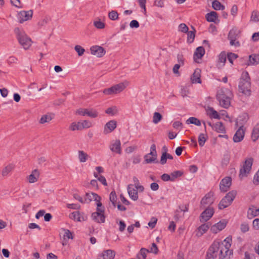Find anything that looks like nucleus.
<instances>
[{"mask_svg":"<svg viewBox=\"0 0 259 259\" xmlns=\"http://www.w3.org/2000/svg\"><path fill=\"white\" fill-rule=\"evenodd\" d=\"M258 64H259V55L252 54L249 56L247 65H256Z\"/></svg>","mask_w":259,"mask_h":259,"instance_id":"bb28decb","label":"nucleus"},{"mask_svg":"<svg viewBox=\"0 0 259 259\" xmlns=\"http://www.w3.org/2000/svg\"><path fill=\"white\" fill-rule=\"evenodd\" d=\"M212 129L219 133L224 134L226 133L225 127L222 122H217L215 124H213Z\"/></svg>","mask_w":259,"mask_h":259,"instance_id":"c756f323","label":"nucleus"},{"mask_svg":"<svg viewBox=\"0 0 259 259\" xmlns=\"http://www.w3.org/2000/svg\"><path fill=\"white\" fill-rule=\"evenodd\" d=\"M192 28L193 29V31H190L187 32V41L189 43H192L193 42L195 34V29L194 28L193 26H192Z\"/></svg>","mask_w":259,"mask_h":259,"instance_id":"79ce46f5","label":"nucleus"},{"mask_svg":"<svg viewBox=\"0 0 259 259\" xmlns=\"http://www.w3.org/2000/svg\"><path fill=\"white\" fill-rule=\"evenodd\" d=\"M69 218L74 221L78 222L84 221L86 220L87 217L84 216L79 211H74L69 214Z\"/></svg>","mask_w":259,"mask_h":259,"instance_id":"412c9836","label":"nucleus"},{"mask_svg":"<svg viewBox=\"0 0 259 259\" xmlns=\"http://www.w3.org/2000/svg\"><path fill=\"white\" fill-rule=\"evenodd\" d=\"M212 7L215 10H223L225 9V6L218 0H213L212 2Z\"/></svg>","mask_w":259,"mask_h":259,"instance_id":"a19ab883","label":"nucleus"},{"mask_svg":"<svg viewBox=\"0 0 259 259\" xmlns=\"http://www.w3.org/2000/svg\"><path fill=\"white\" fill-rule=\"evenodd\" d=\"M183 174V171L181 170L175 171L171 173V181H174L177 178L181 177Z\"/></svg>","mask_w":259,"mask_h":259,"instance_id":"de8ad7c7","label":"nucleus"},{"mask_svg":"<svg viewBox=\"0 0 259 259\" xmlns=\"http://www.w3.org/2000/svg\"><path fill=\"white\" fill-rule=\"evenodd\" d=\"M177 60L178 62V64L181 66H183L184 65V58L182 54H178L177 55Z\"/></svg>","mask_w":259,"mask_h":259,"instance_id":"e2e57ef3","label":"nucleus"},{"mask_svg":"<svg viewBox=\"0 0 259 259\" xmlns=\"http://www.w3.org/2000/svg\"><path fill=\"white\" fill-rule=\"evenodd\" d=\"M74 49L77 53L78 56H82L84 54V52H85V50L79 45L75 46L74 47Z\"/></svg>","mask_w":259,"mask_h":259,"instance_id":"6e6d98bb","label":"nucleus"},{"mask_svg":"<svg viewBox=\"0 0 259 259\" xmlns=\"http://www.w3.org/2000/svg\"><path fill=\"white\" fill-rule=\"evenodd\" d=\"M189 94V91L188 89H187V88H182L181 91V96L183 98H184L185 97H187L188 95Z\"/></svg>","mask_w":259,"mask_h":259,"instance_id":"338daca9","label":"nucleus"},{"mask_svg":"<svg viewBox=\"0 0 259 259\" xmlns=\"http://www.w3.org/2000/svg\"><path fill=\"white\" fill-rule=\"evenodd\" d=\"M253 159L252 157L245 159L242 166L240 169L239 177L242 178L246 177L249 173L253 163Z\"/></svg>","mask_w":259,"mask_h":259,"instance_id":"0eeeda50","label":"nucleus"},{"mask_svg":"<svg viewBox=\"0 0 259 259\" xmlns=\"http://www.w3.org/2000/svg\"><path fill=\"white\" fill-rule=\"evenodd\" d=\"M204 54L205 50L203 47H199L197 48L193 56L194 60L196 62L199 63L197 60L201 59Z\"/></svg>","mask_w":259,"mask_h":259,"instance_id":"5701e85b","label":"nucleus"},{"mask_svg":"<svg viewBox=\"0 0 259 259\" xmlns=\"http://www.w3.org/2000/svg\"><path fill=\"white\" fill-rule=\"evenodd\" d=\"M14 32L16 35L17 40L21 46L25 49H28L32 44L31 38L27 36L25 32L18 27L14 29Z\"/></svg>","mask_w":259,"mask_h":259,"instance_id":"7ed1b4c3","label":"nucleus"},{"mask_svg":"<svg viewBox=\"0 0 259 259\" xmlns=\"http://www.w3.org/2000/svg\"><path fill=\"white\" fill-rule=\"evenodd\" d=\"M69 130L72 131H74L75 130H81V126L80 123V122H72L69 126Z\"/></svg>","mask_w":259,"mask_h":259,"instance_id":"49530a36","label":"nucleus"},{"mask_svg":"<svg viewBox=\"0 0 259 259\" xmlns=\"http://www.w3.org/2000/svg\"><path fill=\"white\" fill-rule=\"evenodd\" d=\"M39 176V172L36 169L33 170L32 173L28 177V180L30 183L36 182Z\"/></svg>","mask_w":259,"mask_h":259,"instance_id":"c85d7f7f","label":"nucleus"},{"mask_svg":"<svg viewBox=\"0 0 259 259\" xmlns=\"http://www.w3.org/2000/svg\"><path fill=\"white\" fill-rule=\"evenodd\" d=\"M211 224L209 223H204L198 228V231L196 233L197 236H201L204 234L209 229Z\"/></svg>","mask_w":259,"mask_h":259,"instance_id":"a878e982","label":"nucleus"},{"mask_svg":"<svg viewBox=\"0 0 259 259\" xmlns=\"http://www.w3.org/2000/svg\"><path fill=\"white\" fill-rule=\"evenodd\" d=\"M259 214V208L254 206L250 207L247 211V217L249 219L253 218Z\"/></svg>","mask_w":259,"mask_h":259,"instance_id":"cd10ccee","label":"nucleus"},{"mask_svg":"<svg viewBox=\"0 0 259 259\" xmlns=\"http://www.w3.org/2000/svg\"><path fill=\"white\" fill-rule=\"evenodd\" d=\"M214 212L212 207H207L200 214V221L202 223L207 221L212 217Z\"/></svg>","mask_w":259,"mask_h":259,"instance_id":"9b49d317","label":"nucleus"},{"mask_svg":"<svg viewBox=\"0 0 259 259\" xmlns=\"http://www.w3.org/2000/svg\"><path fill=\"white\" fill-rule=\"evenodd\" d=\"M207 114L210 118L219 119L220 116L217 111H215L212 107H208L207 109Z\"/></svg>","mask_w":259,"mask_h":259,"instance_id":"c9c22d12","label":"nucleus"},{"mask_svg":"<svg viewBox=\"0 0 259 259\" xmlns=\"http://www.w3.org/2000/svg\"><path fill=\"white\" fill-rule=\"evenodd\" d=\"M250 21L254 22H259V12L256 10H254L252 12Z\"/></svg>","mask_w":259,"mask_h":259,"instance_id":"c03bdc74","label":"nucleus"},{"mask_svg":"<svg viewBox=\"0 0 259 259\" xmlns=\"http://www.w3.org/2000/svg\"><path fill=\"white\" fill-rule=\"evenodd\" d=\"M238 91L239 93L247 96L251 94L250 78L247 71H243L241 74L238 83Z\"/></svg>","mask_w":259,"mask_h":259,"instance_id":"f257e3e1","label":"nucleus"},{"mask_svg":"<svg viewBox=\"0 0 259 259\" xmlns=\"http://www.w3.org/2000/svg\"><path fill=\"white\" fill-rule=\"evenodd\" d=\"M149 252V249L145 248H142L137 254L138 259H146L147 253Z\"/></svg>","mask_w":259,"mask_h":259,"instance_id":"4c0bfd02","label":"nucleus"},{"mask_svg":"<svg viewBox=\"0 0 259 259\" xmlns=\"http://www.w3.org/2000/svg\"><path fill=\"white\" fill-rule=\"evenodd\" d=\"M253 182L255 185H257L259 184V169L254 177Z\"/></svg>","mask_w":259,"mask_h":259,"instance_id":"774afa93","label":"nucleus"},{"mask_svg":"<svg viewBox=\"0 0 259 259\" xmlns=\"http://www.w3.org/2000/svg\"><path fill=\"white\" fill-rule=\"evenodd\" d=\"M232 96V93L230 90L222 88L218 91L217 99L221 106L225 108H228L230 106L231 99Z\"/></svg>","mask_w":259,"mask_h":259,"instance_id":"f03ea898","label":"nucleus"},{"mask_svg":"<svg viewBox=\"0 0 259 259\" xmlns=\"http://www.w3.org/2000/svg\"><path fill=\"white\" fill-rule=\"evenodd\" d=\"M128 85V82L125 81L115 84L110 88L104 89L103 93L107 95L117 94L123 91Z\"/></svg>","mask_w":259,"mask_h":259,"instance_id":"20e7f679","label":"nucleus"},{"mask_svg":"<svg viewBox=\"0 0 259 259\" xmlns=\"http://www.w3.org/2000/svg\"><path fill=\"white\" fill-rule=\"evenodd\" d=\"M205 18L208 22L216 23V20L218 18L217 13L214 11H211L206 14Z\"/></svg>","mask_w":259,"mask_h":259,"instance_id":"7c9ffc66","label":"nucleus"},{"mask_svg":"<svg viewBox=\"0 0 259 259\" xmlns=\"http://www.w3.org/2000/svg\"><path fill=\"white\" fill-rule=\"evenodd\" d=\"M33 15V11L32 10H29L27 11H21L18 15V18L19 19V22L20 23H22L24 21L30 20Z\"/></svg>","mask_w":259,"mask_h":259,"instance_id":"ddd939ff","label":"nucleus"},{"mask_svg":"<svg viewBox=\"0 0 259 259\" xmlns=\"http://www.w3.org/2000/svg\"><path fill=\"white\" fill-rule=\"evenodd\" d=\"M108 17L111 20L115 21L118 19V14L117 11L113 10L109 13Z\"/></svg>","mask_w":259,"mask_h":259,"instance_id":"3c124183","label":"nucleus"},{"mask_svg":"<svg viewBox=\"0 0 259 259\" xmlns=\"http://www.w3.org/2000/svg\"><path fill=\"white\" fill-rule=\"evenodd\" d=\"M90 50L92 55L97 56L98 57H102L106 53L105 49L103 47L99 46L92 47Z\"/></svg>","mask_w":259,"mask_h":259,"instance_id":"2eb2a0df","label":"nucleus"},{"mask_svg":"<svg viewBox=\"0 0 259 259\" xmlns=\"http://www.w3.org/2000/svg\"><path fill=\"white\" fill-rule=\"evenodd\" d=\"M117 126V122L114 120L108 121L105 124L104 129V132L108 134L112 132Z\"/></svg>","mask_w":259,"mask_h":259,"instance_id":"aec40b11","label":"nucleus"},{"mask_svg":"<svg viewBox=\"0 0 259 259\" xmlns=\"http://www.w3.org/2000/svg\"><path fill=\"white\" fill-rule=\"evenodd\" d=\"M87 115L91 118H95L99 115L98 111L94 108H87Z\"/></svg>","mask_w":259,"mask_h":259,"instance_id":"e433bc0d","label":"nucleus"},{"mask_svg":"<svg viewBox=\"0 0 259 259\" xmlns=\"http://www.w3.org/2000/svg\"><path fill=\"white\" fill-rule=\"evenodd\" d=\"M162 119V115L158 112H154L153 116V122L158 123Z\"/></svg>","mask_w":259,"mask_h":259,"instance_id":"09e8293b","label":"nucleus"},{"mask_svg":"<svg viewBox=\"0 0 259 259\" xmlns=\"http://www.w3.org/2000/svg\"><path fill=\"white\" fill-rule=\"evenodd\" d=\"M52 118L53 117L51 115H44L40 119L39 122L41 124L49 122L52 119Z\"/></svg>","mask_w":259,"mask_h":259,"instance_id":"a18cd8bd","label":"nucleus"},{"mask_svg":"<svg viewBox=\"0 0 259 259\" xmlns=\"http://www.w3.org/2000/svg\"><path fill=\"white\" fill-rule=\"evenodd\" d=\"M227 223L225 220L220 221L219 223L213 225L211 228V231L214 234L224 229L226 226Z\"/></svg>","mask_w":259,"mask_h":259,"instance_id":"a211bd4d","label":"nucleus"},{"mask_svg":"<svg viewBox=\"0 0 259 259\" xmlns=\"http://www.w3.org/2000/svg\"><path fill=\"white\" fill-rule=\"evenodd\" d=\"M76 113L82 116L87 115V108H79L76 110Z\"/></svg>","mask_w":259,"mask_h":259,"instance_id":"0e129e2a","label":"nucleus"},{"mask_svg":"<svg viewBox=\"0 0 259 259\" xmlns=\"http://www.w3.org/2000/svg\"><path fill=\"white\" fill-rule=\"evenodd\" d=\"M200 77L201 70L197 68L194 70V72L191 77L192 82L193 83H200L201 82Z\"/></svg>","mask_w":259,"mask_h":259,"instance_id":"b1692460","label":"nucleus"},{"mask_svg":"<svg viewBox=\"0 0 259 259\" xmlns=\"http://www.w3.org/2000/svg\"><path fill=\"white\" fill-rule=\"evenodd\" d=\"M104 211H98L93 212L92 214V219L97 223H104L105 221V217L104 215Z\"/></svg>","mask_w":259,"mask_h":259,"instance_id":"6ab92c4d","label":"nucleus"},{"mask_svg":"<svg viewBox=\"0 0 259 259\" xmlns=\"http://www.w3.org/2000/svg\"><path fill=\"white\" fill-rule=\"evenodd\" d=\"M51 21V18L49 16H46L40 20L37 23V26L39 28L45 26Z\"/></svg>","mask_w":259,"mask_h":259,"instance_id":"58836bf2","label":"nucleus"},{"mask_svg":"<svg viewBox=\"0 0 259 259\" xmlns=\"http://www.w3.org/2000/svg\"><path fill=\"white\" fill-rule=\"evenodd\" d=\"M109 199L113 206H115L117 200V196L116 195V193L114 191H113L110 193Z\"/></svg>","mask_w":259,"mask_h":259,"instance_id":"603ef678","label":"nucleus"},{"mask_svg":"<svg viewBox=\"0 0 259 259\" xmlns=\"http://www.w3.org/2000/svg\"><path fill=\"white\" fill-rule=\"evenodd\" d=\"M15 166L13 164H10L5 166L2 170V175L7 177L14 169Z\"/></svg>","mask_w":259,"mask_h":259,"instance_id":"473e14b6","label":"nucleus"},{"mask_svg":"<svg viewBox=\"0 0 259 259\" xmlns=\"http://www.w3.org/2000/svg\"><path fill=\"white\" fill-rule=\"evenodd\" d=\"M206 137L204 134H200L198 137V143L199 145L202 147L203 146L206 141Z\"/></svg>","mask_w":259,"mask_h":259,"instance_id":"864d4df0","label":"nucleus"},{"mask_svg":"<svg viewBox=\"0 0 259 259\" xmlns=\"http://www.w3.org/2000/svg\"><path fill=\"white\" fill-rule=\"evenodd\" d=\"M158 251V247L155 243L152 244V246L149 250V252H152L154 254H157Z\"/></svg>","mask_w":259,"mask_h":259,"instance_id":"680f3d73","label":"nucleus"},{"mask_svg":"<svg viewBox=\"0 0 259 259\" xmlns=\"http://www.w3.org/2000/svg\"><path fill=\"white\" fill-rule=\"evenodd\" d=\"M99 199H101V197L98 194L93 192L87 193L85 194L84 203H89L91 201L99 200Z\"/></svg>","mask_w":259,"mask_h":259,"instance_id":"393cba45","label":"nucleus"},{"mask_svg":"<svg viewBox=\"0 0 259 259\" xmlns=\"http://www.w3.org/2000/svg\"><path fill=\"white\" fill-rule=\"evenodd\" d=\"M219 241H214L209 247L206 256V259H214L219 257Z\"/></svg>","mask_w":259,"mask_h":259,"instance_id":"423d86ee","label":"nucleus"},{"mask_svg":"<svg viewBox=\"0 0 259 259\" xmlns=\"http://www.w3.org/2000/svg\"><path fill=\"white\" fill-rule=\"evenodd\" d=\"M127 191L129 196L132 200L134 201L138 200V194L136 187L134 188L133 185H129L127 187Z\"/></svg>","mask_w":259,"mask_h":259,"instance_id":"4be33fe9","label":"nucleus"},{"mask_svg":"<svg viewBox=\"0 0 259 259\" xmlns=\"http://www.w3.org/2000/svg\"><path fill=\"white\" fill-rule=\"evenodd\" d=\"M157 221V219L156 218L152 217L148 225L151 228L153 229L155 227Z\"/></svg>","mask_w":259,"mask_h":259,"instance_id":"052dcab7","label":"nucleus"},{"mask_svg":"<svg viewBox=\"0 0 259 259\" xmlns=\"http://www.w3.org/2000/svg\"><path fill=\"white\" fill-rule=\"evenodd\" d=\"M179 31L187 33L188 31V26L184 23H181L179 26Z\"/></svg>","mask_w":259,"mask_h":259,"instance_id":"13d9d810","label":"nucleus"},{"mask_svg":"<svg viewBox=\"0 0 259 259\" xmlns=\"http://www.w3.org/2000/svg\"><path fill=\"white\" fill-rule=\"evenodd\" d=\"M238 55L233 53H229L227 54L228 59L231 64H233V60L236 59Z\"/></svg>","mask_w":259,"mask_h":259,"instance_id":"4d7b16f0","label":"nucleus"},{"mask_svg":"<svg viewBox=\"0 0 259 259\" xmlns=\"http://www.w3.org/2000/svg\"><path fill=\"white\" fill-rule=\"evenodd\" d=\"M157 157L156 145L153 144L150 147V152L144 156L145 162L146 163H157Z\"/></svg>","mask_w":259,"mask_h":259,"instance_id":"9d476101","label":"nucleus"},{"mask_svg":"<svg viewBox=\"0 0 259 259\" xmlns=\"http://www.w3.org/2000/svg\"><path fill=\"white\" fill-rule=\"evenodd\" d=\"M80 123L82 129L89 128L92 126V123L87 120L80 122Z\"/></svg>","mask_w":259,"mask_h":259,"instance_id":"5fc2aeb1","label":"nucleus"},{"mask_svg":"<svg viewBox=\"0 0 259 259\" xmlns=\"http://www.w3.org/2000/svg\"><path fill=\"white\" fill-rule=\"evenodd\" d=\"M231 245L229 243L224 245L219 241V259L230 258V255L233 253V251L230 249Z\"/></svg>","mask_w":259,"mask_h":259,"instance_id":"1a4fd4ad","label":"nucleus"},{"mask_svg":"<svg viewBox=\"0 0 259 259\" xmlns=\"http://www.w3.org/2000/svg\"><path fill=\"white\" fill-rule=\"evenodd\" d=\"M105 113L111 115H114L117 113V108L115 106L109 107L106 110Z\"/></svg>","mask_w":259,"mask_h":259,"instance_id":"8fccbe9b","label":"nucleus"},{"mask_svg":"<svg viewBox=\"0 0 259 259\" xmlns=\"http://www.w3.org/2000/svg\"><path fill=\"white\" fill-rule=\"evenodd\" d=\"M245 130L243 126H241L236 132L233 137V141L238 143L241 141L244 137Z\"/></svg>","mask_w":259,"mask_h":259,"instance_id":"f3484780","label":"nucleus"},{"mask_svg":"<svg viewBox=\"0 0 259 259\" xmlns=\"http://www.w3.org/2000/svg\"><path fill=\"white\" fill-rule=\"evenodd\" d=\"M186 123L187 124H190V123L194 124L197 126H200L201 125L200 121L197 118L194 117H191L189 118L187 120Z\"/></svg>","mask_w":259,"mask_h":259,"instance_id":"37998d69","label":"nucleus"},{"mask_svg":"<svg viewBox=\"0 0 259 259\" xmlns=\"http://www.w3.org/2000/svg\"><path fill=\"white\" fill-rule=\"evenodd\" d=\"M240 33V31L236 27H234L230 30L228 34V38L230 40L231 46H240V42L237 40L239 37Z\"/></svg>","mask_w":259,"mask_h":259,"instance_id":"6e6552de","label":"nucleus"},{"mask_svg":"<svg viewBox=\"0 0 259 259\" xmlns=\"http://www.w3.org/2000/svg\"><path fill=\"white\" fill-rule=\"evenodd\" d=\"M109 148L112 152L120 154L121 153V143L119 140H115L111 143Z\"/></svg>","mask_w":259,"mask_h":259,"instance_id":"dca6fc26","label":"nucleus"},{"mask_svg":"<svg viewBox=\"0 0 259 259\" xmlns=\"http://www.w3.org/2000/svg\"><path fill=\"white\" fill-rule=\"evenodd\" d=\"M140 7L144 10V13L146 14V0H138Z\"/></svg>","mask_w":259,"mask_h":259,"instance_id":"69168bd1","label":"nucleus"},{"mask_svg":"<svg viewBox=\"0 0 259 259\" xmlns=\"http://www.w3.org/2000/svg\"><path fill=\"white\" fill-rule=\"evenodd\" d=\"M232 183V179L231 177H227L223 179L220 184V189L221 191L226 192L229 190Z\"/></svg>","mask_w":259,"mask_h":259,"instance_id":"f8f14e48","label":"nucleus"},{"mask_svg":"<svg viewBox=\"0 0 259 259\" xmlns=\"http://www.w3.org/2000/svg\"><path fill=\"white\" fill-rule=\"evenodd\" d=\"M259 138V123L256 124L252 130L251 139L253 141H256Z\"/></svg>","mask_w":259,"mask_h":259,"instance_id":"f704fd0d","label":"nucleus"},{"mask_svg":"<svg viewBox=\"0 0 259 259\" xmlns=\"http://www.w3.org/2000/svg\"><path fill=\"white\" fill-rule=\"evenodd\" d=\"M213 196V192H209L208 193H207L201 201V206H203L204 207H205L206 205H210L212 203H213L214 201Z\"/></svg>","mask_w":259,"mask_h":259,"instance_id":"4468645a","label":"nucleus"},{"mask_svg":"<svg viewBox=\"0 0 259 259\" xmlns=\"http://www.w3.org/2000/svg\"><path fill=\"white\" fill-rule=\"evenodd\" d=\"M89 157L88 154L83 151L79 150L78 151V159L80 162H85Z\"/></svg>","mask_w":259,"mask_h":259,"instance_id":"ea45409f","label":"nucleus"},{"mask_svg":"<svg viewBox=\"0 0 259 259\" xmlns=\"http://www.w3.org/2000/svg\"><path fill=\"white\" fill-rule=\"evenodd\" d=\"M236 194L237 192L235 190H232L228 193L221 200L219 204V208L223 209L230 206L235 199Z\"/></svg>","mask_w":259,"mask_h":259,"instance_id":"39448f33","label":"nucleus"},{"mask_svg":"<svg viewBox=\"0 0 259 259\" xmlns=\"http://www.w3.org/2000/svg\"><path fill=\"white\" fill-rule=\"evenodd\" d=\"M94 26L98 29H103L105 27V24L101 21H96L94 22Z\"/></svg>","mask_w":259,"mask_h":259,"instance_id":"bf43d9fd","label":"nucleus"},{"mask_svg":"<svg viewBox=\"0 0 259 259\" xmlns=\"http://www.w3.org/2000/svg\"><path fill=\"white\" fill-rule=\"evenodd\" d=\"M115 256V252L111 249L104 251L101 255L103 259H113Z\"/></svg>","mask_w":259,"mask_h":259,"instance_id":"2f4dec72","label":"nucleus"},{"mask_svg":"<svg viewBox=\"0 0 259 259\" xmlns=\"http://www.w3.org/2000/svg\"><path fill=\"white\" fill-rule=\"evenodd\" d=\"M226 61V54L225 52H222L219 55L218 66L219 67H222L224 66Z\"/></svg>","mask_w":259,"mask_h":259,"instance_id":"72a5a7b5","label":"nucleus"}]
</instances>
